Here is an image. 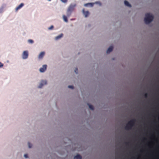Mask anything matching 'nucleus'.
I'll return each instance as SVG.
<instances>
[{"mask_svg":"<svg viewBox=\"0 0 159 159\" xmlns=\"http://www.w3.org/2000/svg\"><path fill=\"white\" fill-rule=\"evenodd\" d=\"M24 157L25 158H27L28 157V155L27 154H25L24 155Z\"/></svg>","mask_w":159,"mask_h":159,"instance_id":"obj_26","label":"nucleus"},{"mask_svg":"<svg viewBox=\"0 0 159 159\" xmlns=\"http://www.w3.org/2000/svg\"><path fill=\"white\" fill-rule=\"evenodd\" d=\"M63 36V34H60L59 35H58L56 37V39L57 40L60 39Z\"/></svg>","mask_w":159,"mask_h":159,"instance_id":"obj_13","label":"nucleus"},{"mask_svg":"<svg viewBox=\"0 0 159 159\" xmlns=\"http://www.w3.org/2000/svg\"><path fill=\"white\" fill-rule=\"evenodd\" d=\"M28 145L29 147V148H31L32 145V144H31L29 142L28 143Z\"/></svg>","mask_w":159,"mask_h":159,"instance_id":"obj_19","label":"nucleus"},{"mask_svg":"<svg viewBox=\"0 0 159 159\" xmlns=\"http://www.w3.org/2000/svg\"><path fill=\"white\" fill-rule=\"evenodd\" d=\"M124 3L125 5L126 6H128L129 7H131V5L127 1H125Z\"/></svg>","mask_w":159,"mask_h":159,"instance_id":"obj_11","label":"nucleus"},{"mask_svg":"<svg viewBox=\"0 0 159 159\" xmlns=\"http://www.w3.org/2000/svg\"><path fill=\"white\" fill-rule=\"evenodd\" d=\"M113 49V47L112 46L110 47L107 49V53H109L111 52Z\"/></svg>","mask_w":159,"mask_h":159,"instance_id":"obj_9","label":"nucleus"},{"mask_svg":"<svg viewBox=\"0 0 159 159\" xmlns=\"http://www.w3.org/2000/svg\"><path fill=\"white\" fill-rule=\"evenodd\" d=\"M76 6V4H71L68 7L67 10L72 12Z\"/></svg>","mask_w":159,"mask_h":159,"instance_id":"obj_3","label":"nucleus"},{"mask_svg":"<svg viewBox=\"0 0 159 159\" xmlns=\"http://www.w3.org/2000/svg\"><path fill=\"white\" fill-rule=\"evenodd\" d=\"M154 18L153 15L149 13H147L145 15L144 18L145 23L146 24H148L152 21Z\"/></svg>","mask_w":159,"mask_h":159,"instance_id":"obj_1","label":"nucleus"},{"mask_svg":"<svg viewBox=\"0 0 159 159\" xmlns=\"http://www.w3.org/2000/svg\"><path fill=\"white\" fill-rule=\"evenodd\" d=\"M135 122V119H133L129 121L125 127L126 130H129L132 129V127L134 125Z\"/></svg>","mask_w":159,"mask_h":159,"instance_id":"obj_2","label":"nucleus"},{"mask_svg":"<svg viewBox=\"0 0 159 159\" xmlns=\"http://www.w3.org/2000/svg\"><path fill=\"white\" fill-rule=\"evenodd\" d=\"M75 72L77 74L78 73V69L77 68H76L75 70Z\"/></svg>","mask_w":159,"mask_h":159,"instance_id":"obj_24","label":"nucleus"},{"mask_svg":"<svg viewBox=\"0 0 159 159\" xmlns=\"http://www.w3.org/2000/svg\"><path fill=\"white\" fill-rule=\"evenodd\" d=\"M22 56V58L23 59H26L27 58L28 56V52L27 51H24Z\"/></svg>","mask_w":159,"mask_h":159,"instance_id":"obj_4","label":"nucleus"},{"mask_svg":"<svg viewBox=\"0 0 159 159\" xmlns=\"http://www.w3.org/2000/svg\"><path fill=\"white\" fill-rule=\"evenodd\" d=\"M47 66L46 65H44L43 67L40 69L39 70L41 72H44L46 69Z\"/></svg>","mask_w":159,"mask_h":159,"instance_id":"obj_6","label":"nucleus"},{"mask_svg":"<svg viewBox=\"0 0 159 159\" xmlns=\"http://www.w3.org/2000/svg\"><path fill=\"white\" fill-rule=\"evenodd\" d=\"M125 143H126V144L127 145H128L129 144V143H127V142H126Z\"/></svg>","mask_w":159,"mask_h":159,"instance_id":"obj_27","label":"nucleus"},{"mask_svg":"<svg viewBox=\"0 0 159 159\" xmlns=\"http://www.w3.org/2000/svg\"><path fill=\"white\" fill-rule=\"evenodd\" d=\"M45 54V53L44 52H41V53L39 54V59H41L42 58L43 56H44Z\"/></svg>","mask_w":159,"mask_h":159,"instance_id":"obj_10","label":"nucleus"},{"mask_svg":"<svg viewBox=\"0 0 159 159\" xmlns=\"http://www.w3.org/2000/svg\"><path fill=\"white\" fill-rule=\"evenodd\" d=\"M88 104L89 106V108H90V109L92 110H93L94 109V107L92 105H90L89 104Z\"/></svg>","mask_w":159,"mask_h":159,"instance_id":"obj_16","label":"nucleus"},{"mask_svg":"<svg viewBox=\"0 0 159 159\" xmlns=\"http://www.w3.org/2000/svg\"><path fill=\"white\" fill-rule=\"evenodd\" d=\"M74 159H82V157L80 155L78 154L74 157Z\"/></svg>","mask_w":159,"mask_h":159,"instance_id":"obj_12","label":"nucleus"},{"mask_svg":"<svg viewBox=\"0 0 159 159\" xmlns=\"http://www.w3.org/2000/svg\"><path fill=\"white\" fill-rule=\"evenodd\" d=\"M68 87L69 88H71L72 89H73L74 88V87L72 85H69L68 86Z\"/></svg>","mask_w":159,"mask_h":159,"instance_id":"obj_21","label":"nucleus"},{"mask_svg":"<svg viewBox=\"0 0 159 159\" xmlns=\"http://www.w3.org/2000/svg\"><path fill=\"white\" fill-rule=\"evenodd\" d=\"M91 5L92 6H93V5H92V3H88L85 4H84V6H85L87 7V6H88V5Z\"/></svg>","mask_w":159,"mask_h":159,"instance_id":"obj_18","label":"nucleus"},{"mask_svg":"<svg viewBox=\"0 0 159 159\" xmlns=\"http://www.w3.org/2000/svg\"><path fill=\"white\" fill-rule=\"evenodd\" d=\"M83 13L85 17H87L89 15V13L88 11H85L84 9H83L82 10Z\"/></svg>","mask_w":159,"mask_h":159,"instance_id":"obj_7","label":"nucleus"},{"mask_svg":"<svg viewBox=\"0 0 159 159\" xmlns=\"http://www.w3.org/2000/svg\"><path fill=\"white\" fill-rule=\"evenodd\" d=\"M53 28V25H52L48 28V29L49 30H52Z\"/></svg>","mask_w":159,"mask_h":159,"instance_id":"obj_23","label":"nucleus"},{"mask_svg":"<svg viewBox=\"0 0 159 159\" xmlns=\"http://www.w3.org/2000/svg\"><path fill=\"white\" fill-rule=\"evenodd\" d=\"M28 42L29 43H34V41L32 39H29L28 40Z\"/></svg>","mask_w":159,"mask_h":159,"instance_id":"obj_17","label":"nucleus"},{"mask_svg":"<svg viewBox=\"0 0 159 159\" xmlns=\"http://www.w3.org/2000/svg\"><path fill=\"white\" fill-rule=\"evenodd\" d=\"M3 66V65L1 62H0V67H1Z\"/></svg>","mask_w":159,"mask_h":159,"instance_id":"obj_25","label":"nucleus"},{"mask_svg":"<svg viewBox=\"0 0 159 159\" xmlns=\"http://www.w3.org/2000/svg\"><path fill=\"white\" fill-rule=\"evenodd\" d=\"M49 0V1H51V0Z\"/></svg>","mask_w":159,"mask_h":159,"instance_id":"obj_28","label":"nucleus"},{"mask_svg":"<svg viewBox=\"0 0 159 159\" xmlns=\"http://www.w3.org/2000/svg\"><path fill=\"white\" fill-rule=\"evenodd\" d=\"M61 1L64 3H66L67 2L68 0H61Z\"/></svg>","mask_w":159,"mask_h":159,"instance_id":"obj_20","label":"nucleus"},{"mask_svg":"<svg viewBox=\"0 0 159 159\" xmlns=\"http://www.w3.org/2000/svg\"><path fill=\"white\" fill-rule=\"evenodd\" d=\"M47 84V81L46 80H42L40 84L39 85L38 88H41L43 85Z\"/></svg>","mask_w":159,"mask_h":159,"instance_id":"obj_5","label":"nucleus"},{"mask_svg":"<svg viewBox=\"0 0 159 159\" xmlns=\"http://www.w3.org/2000/svg\"><path fill=\"white\" fill-rule=\"evenodd\" d=\"M72 12L69 11L68 10H67V16L68 17H69L70 16Z\"/></svg>","mask_w":159,"mask_h":159,"instance_id":"obj_14","label":"nucleus"},{"mask_svg":"<svg viewBox=\"0 0 159 159\" xmlns=\"http://www.w3.org/2000/svg\"><path fill=\"white\" fill-rule=\"evenodd\" d=\"M63 18L65 21L66 22H68V20L66 16H65V15H63Z\"/></svg>","mask_w":159,"mask_h":159,"instance_id":"obj_15","label":"nucleus"},{"mask_svg":"<svg viewBox=\"0 0 159 159\" xmlns=\"http://www.w3.org/2000/svg\"><path fill=\"white\" fill-rule=\"evenodd\" d=\"M148 94L147 93H145L144 94V96L145 98H147L148 97Z\"/></svg>","mask_w":159,"mask_h":159,"instance_id":"obj_22","label":"nucleus"},{"mask_svg":"<svg viewBox=\"0 0 159 159\" xmlns=\"http://www.w3.org/2000/svg\"><path fill=\"white\" fill-rule=\"evenodd\" d=\"M24 5V4L23 3H21L20 5H19L16 8V11H17L18 10L20 9Z\"/></svg>","mask_w":159,"mask_h":159,"instance_id":"obj_8","label":"nucleus"}]
</instances>
